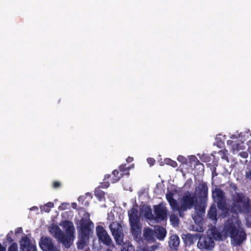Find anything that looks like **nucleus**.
Returning a JSON list of instances; mask_svg holds the SVG:
<instances>
[{
    "instance_id": "f257e3e1",
    "label": "nucleus",
    "mask_w": 251,
    "mask_h": 251,
    "mask_svg": "<svg viewBox=\"0 0 251 251\" xmlns=\"http://www.w3.org/2000/svg\"><path fill=\"white\" fill-rule=\"evenodd\" d=\"M209 236H201L200 238L197 246L200 249L211 250L215 244L213 239L216 240H223L228 236L231 238V243L234 246L240 245L246 239V233L241 227V223L237 218L236 215H233V218L227 220L225 228L221 230L213 226L207 231Z\"/></svg>"
},
{
    "instance_id": "f03ea898",
    "label": "nucleus",
    "mask_w": 251,
    "mask_h": 251,
    "mask_svg": "<svg viewBox=\"0 0 251 251\" xmlns=\"http://www.w3.org/2000/svg\"><path fill=\"white\" fill-rule=\"evenodd\" d=\"M212 197L214 201L218 203L219 208L222 209V216L226 218L227 215L230 216V220L233 218V215H236L238 212L248 213L251 210V201L249 198L246 197L242 193L235 192L232 194V206L231 210H227L225 206V195L223 191L219 188H215L212 192Z\"/></svg>"
},
{
    "instance_id": "7ed1b4c3",
    "label": "nucleus",
    "mask_w": 251,
    "mask_h": 251,
    "mask_svg": "<svg viewBox=\"0 0 251 251\" xmlns=\"http://www.w3.org/2000/svg\"><path fill=\"white\" fill-rule=\"evenodd\" d=\"M173 196V193L170 192L166 195V198L172 209L174 212H178L180 217H183L184 212L196 206L197 198L195 194L187 191L179 197L178 201L174 199Z\"/></svg>"
},
{
    "instance_id": "20e7f679",
    "label": "nucleus",
    "mask_w": 251,
    "mask_h": 251,
    "mask_svg": "<svg viewBox=\"0 0 251 251\" xmlns=\"http://www.w3.org/2000/svg\"><path fill=\"white\" fill-rule=\"evenodd\" d=\"M60 225L65 230L66 235L57 226L51 225L49 228V231L52 235L61 242L65 247H70L74 239L75 227L73 223L65 221L61 223Z\"/></svg>"
},
{
    "instance_id": "39448f33",
    "label": "nucleus",
    "mask_w": 251,
    "mask_h": 251,
    "mask_svg": "<svg viewBox=\"0 0 251 251\" xmlns=\"http://www.w3.org/2000/svg\"><path fill=\"white\" fill-rule=\"evenodd\" d=\"M80 228L77 247L78 249H82L86 246L90 237L93 234L94 225L89 219H82L80 222Z\"/></svg>"
},
{
    "instance_id": "423d86ee",
    "label": "nucleus",
    "mask_w": 251,
    "mask_h": 251,
    "mask_svg": "<svg viewBox=\"0 0 251 251\" xmlns=\"http://www.w3.org/2000/svg\"><path fill=\"white\" fill-rule=\"evenodd\" d=\"M131 231L134 236L141 233V225L140 223V216L138 214L137 206H134L128 211Z\"/></svg>"
},
{
    "instance_id": "0eeeda50",
    "label": "nucleus",
    "mask_w": 251,
    "mask_h": 251,
    "mask_svg": "<svg viewBox=\"0 0 251 251\" xmlns=\"http://www.w3.org/2000/svg\"><path fill=\"white\" fill-rule=\"evenodd\" d=\"M154 209L153 220L159 222L167 219L168 210L166 203H162L157 205H155Z\"/></svg>"
},
{
    "instance_id": "6e6552de",
    "label": "nucleus",
    "mask_w": 251,
    "mask_h": 251,
    "mask_svg": "<svg viewBox=\"0 0 251 251\" xmlns=\"http://www.w3.org/2000/svg\"><path fill=\"white\" fill-rule=\"evenodd\" d=\"M109 228L117 244L121 245L124 238L122 226L117 222H113L110 225Z\"/></svg>"
},
{
    "instance_id": "1a4fd4ad",
    "label": "nucleus",
    "mask_w": 251,
    "mask_h": 251,
    "mask_svg": "<svg viewBox=\"0 0 251 251\" xmlns=\"http://www.w3.org/2000/svg\"><path fill=\"white\" fill-rule=\"evenodd\" d=\"M196 192H197L200 199L201 205L206 206L207 199L208 187L205 183H200L196 187Z\"/></svg>"
},
{
    "instance_id": "9d476101",
    "label": "nucleus",
    "mask_w": 251,
    "mask_h": 251,
    "mask_svg": "<svg viewBox=\"0 0 251 251\" xmlns=\"http://www.w3.org/2000/svg\"><path fill=\"white\" fill-rule=\"evenodd\" d=\"M97 235L98 239L103 244L109 246L112 243L110 237L108 234L107 231L101 226H98L96 229Z\"/></svg>"
},
{
    "instance_id": "9b49d317",
    "label": "nucleus",
    "mask_w": 251,
    "mask_h": 251,
    "mask_svg": "<svg viewBox=\"0 0 251 251\" xmlns=\"http://www.w3.org/2000/svg\"><path fill=\"white\" fill-rule=\"evenodd\" d=\"M39 245L43 251H58L52 244L51 239L49 237H42L39 242Z\"/></svg>"
},
{
    "instance_id": "f8f14e48",
    "label": "nucleus",
    "mask_w": 251,
    "mask_h": 251,
    "mask_svg": "<svg viewBox=\"0 0 251 251\" xmlns=\"http://www.w3.org/2000/svg\"><path fill=\"white\" fill-rule=\"evenodd\" d=\"M206 206L196 205L195 207V213L193 215V219L197 225H200L203 220Z\"/></svg>"
},
{
    "instance_id": "ddd939ff",
    "label": "nucleus",
    "mask_w": 251,
    "mask_h": 251,
    "mask_svg": "<svg viewBox=\"0 0 251 251\" xmlns=\"http://www.w3.org/2000/svg\"><path fill=\"white\" fill-rule=\"evenodd\" d=\"M21 251H37L35 245L30 244L29 239L26 236H23L20 241Z\"/></svg>"
},
{
    "instance_id": "4468645a",
    "label": "nucleus",
    "mask_w": 251,
    "mask_h": 251,
    "mask_svg": "<svg viewBox=\"0 0 251 251\" xmlns=\"http://www.w3.org/2000/svg\"><path fill=\"white\" fill-rule=\"evenodd\" d=\"M119 170L121 173H119V172L116 170H114L112 172L113 178L111 180L112 183H115L118 181L122 175H128L129 173L128 172V169L125 167V165L120 166Z\"/></svg>"
},
{
    "instance_id": "2eb2a0df",
    "label": "nucleus",
    "mask_w": 251,
    "mask_h": 251,
    "mask_svg": "<svg viewBox=\"0 0 251 251\" xmlns=\"http://www.w3.org/2000/svg\"><path fill=\"white\" fill-rule=\"evenodd\" d=\"M227 144L231 145L232 150L234 154L236 153L240 150H243L245 149V147L243 143L241 141L238 140L237 142H233L231 140H228L227 141Z\"/></svg>"
},
{
    "instance_id": "dca6fc26",
    "label": "nucleus",
    "mask_w": 251,
    "mask_h": 251,
    "mask_svg": "<svg viewBox=\"0 0 251 251\" xmlns=\"http://www.w3.org/2000/svg\"><path fill=\"white\" fill-rule=\"evenodd\" d=\"M140 215L141 216L144 217L145 218L150 220H152L153 219V215L152 213L151 209L148 206L143 205L141 207Z\"/></svg>"
},
{
    "instance_id": "f3484780",
    "label": "nucleus",
    "mask_w": 251,
    "mask_h": 251,
    "mask_svg": "<svg viewBox=\"0 0 251 251\" xmlns=\"http://www.w3.org/2000/svg\"><path fill=\"white\" fill-rule=\"evenodd\" d=\"M180 240L176 235H172L170 237L169 245L172 250H176L179 245Z\"/></svg>"
},
{
    "instance_id": "a211bd4d",
    "label": "nucleus",
    "mask_w": 251,
    "mask_h": 251,
    "mask_svg": "<svg viewBox=\"0 0 251 251\" xmlns=\"http://www.w3.org/2000/svg\"><path fill=\"white\" fill-rule=\"evenodd\" d=\"M208 216L213 223H216L217 222V208L215 204H213L211 206L208 212Z\"/></svg>"
},
{
    "instance_id": "6ab92c4d",
    "label": "nucleus",
    "mask_w": 251,
    "mask_h": 251,
    "mask_svg": "<svg viewBox=\"0 0 251 251\" xmlns=\"http://www.w3.org/2000/svg\"><path fill=\"white\" fill-rule=\"evenodd\" d=\"M154 235L157 239L163 240L166 234V231L165 228L160 226H156L154 231Z\"/></svg>"
},
{
    "instance_id": "aec40b11",
    "label": "nucleus",
    "mask_w": 251,
    "mask_h": 251,
    "mask_svg": "<svg viewBox=\"0 0 251 251\" xmlns=\"http://www.w3.org/2000/svg\"><path fill=\"white\" fill-rule=\"evenodd\" d=\"M143 235L145 239L147 241H152L154 240V231L149 227L145 228L144 229Z\"/></svg>"
},
{
    "instance_id": "412c9836",
    "label": "nucleus",
    "mask_w": 251,
    "mask_h": 251,
    "mask_svg": "<svg viewBox=\"0 0 251 251\" xmlns=\"http://www.w3.org/2000/svg\"><path fill=\"white\" fill-rule=\"evenodd\" d=\"M121 251H134V249L129 242L125 243L122 245Z\"/></svg>"
},
{
    "instance_id": "4be33fe9",
    "label": "nucleus",
    "mask_w": 251,
    "mask_h": 251,
    "mask_svg": "<svg viewBox=\"0 0 251 251\" xmlns=\"http://www.w3.org/2000/svg\"><path fill=\"white\" fill-rule=\"evenodd\" d=\"M53 206V203L50 202L44 205L41 206L40 209L42 211L49 213L50 211V209L52 208Z\"/></svg>"
},
{
    "instance_id": "5701e85b",
    "label": "nucleus",
    "mask_w": 251,
    "mask_h": 251,
    "mask_svg": "<svg viewBox=\"0 0 251 251\" xmlns=\"http://www.w3.org/2000/svg\"><path fill=\"white\" fill-rule=\"evenodd\" d=\"M170 220L171 224L174 226H178L179 219L177 216L174 214H171L170 217Z\"/></svg>"
},
{
    "instance_id": "b1692460",
    "label": "nucleus",
    "mask_w": 251,
    "mask_h": 251,
    "mask_svg": "<svg viewBox=\"0 0 251 251\" xmlns=\"http://www.w3.org/2000/svg\"><path fill=\"white\" fill-rule=\"evenodd\" d=\"M95 194L100 201H102L104 199V193L102 191L96 190L95 192Z\"/></svg>"
},
{
    "instance_id": "393cba45",
    "label": "nucleus",
    "mask_w": 251,
    "mask_h": 251,
    "mask_svg": "<svg viewBox=\"0 0 251 251\" xmlns=\"http://www.w3.org/2000/svg\"><path fill=\"white\" fill-rule=\"evenodd\" d=\"M164 161L166 164L169 165L174 168H175L177 166V164L175 161L172 160L170 158L165 159Z\"/></svg>"
},
{
    "instance_id": "a878e982",
    "label": "nucleus",
    "mask_w": 251,
    "mask_h": 251,
    "mask_svg": "<svg viewBox=\"0 0 251 251\" xmlns=\"http://www.w3.org/2000/svg\"><path fill=\"white\" fill-rule=\"evenodd\" d=\"M8 251H18V246L16 243H12L9 247Z\"/></svg>"
},
{
    "instance_id": "bb28decb",
    "label": "nucleus",
    "mask_w": 251,
    "mask_h": 251,
    "mask_svg": "<svg viewBox=\"0 0 251 251\" xmlns=\"http://www.w3.org/2000/svg\"><path fill=\"white\" fill-rule=\"evenodd\" d=\"M177 160L183 164L186 163L187 161L186 158L182 155H179L177 158Z\"/></svg>"
},
{
    "instance_id": "cd10ccee",
    "label": "nucleus",
    "mask_w": 251,
    "mask_h": 251,
    "mask_svg": "<svg viewBox=\"0 0 251 251\" xmlns=\"http://www.w3.org/2000/svg\"><path fill=\"white\" fill-rule=\"evenodd\" d=\"M239 155L243 158H246L248 156V153L246 151H242L239 153Z\"/></svg>"
},
{
    "instance_id": "c85d7f7f",
    "label": "nucleus",
    "mask_w": 251,
    "mask_h": 251,
    "mask_svg": "<svg viewBox=\"0 0 251 251\" xmlns=\"http://www.w3.org/2000/svg\"><path fill=\"white\" fill-rule=\"evenodd\" d=\"M147 162L151 166H152L154 164L155 160L152 158H149L147 159Z\"/></svg>"
},
{
    "instance_id": "c756f323",
    "label": "nucleus",
    "mask_w": 251,
    "mask_h": 251,
    "mask_svg": "<svg viewBox=\"0 0 251 251\" xmlns=\"http://www.w3.org/2000/svg\"><path fill=\"white\" fill-rule=\"evenodd\" d=\"M246 177L248 179L251 180V170L246 172Z\"/></svg>"
},
{
    "instance_id": "7c9ffc66",
    "label": "nucleus",
    "mask_w": 251,
    "mask_h": 251,
    "mask_svg": "<svg viewBox=\"0 0 251 251\" xmlns=\"http://www.w3.org/2000/svg\"><path fill=\"white\" fill-rule=\"evenodd\" d=\"M69 205V204L65 203H62L61 206H59L60 209L64 210L67 208V206Z\"/></svg>"
},
{
    "instance_id": "2f4dec72",
    "label": "nucleus",
    "mask_w": 251,
    "mask_h": 251,
    "mask_svg": "<svg viewBox=\"0 0 251 251\" xmlns=\"http://www.w3.org/2000/svg\"><path fill=\"white\" fill-rule=\"evenodd\" d=\"M190 160L193 161H195L197 159V157L195 156L191 155L189 157Z\"/></svg>"
},
{
    "instance_id": "473e14b6",
    "label": "nucleus",
    "mask_w": 251,
    "mask_h": 251,
    "mask_svg": "<svg viewBox=\"0 0 251 251\" xmlns=\"http://www.w3.org/2000/svg\"><path fill=\"white\" fill-rule=\"evenodd\" d=\"M59 185H60V183L58 182H54L53 183V187L54 188H57V187H59Z\"/></svg>"
},
{
    "instance_id": "72a5a7b5",
    "label": "nucleus",
    "mask_w": 251,
    "mask_h": 251,
    "mask_svg": "<svg viewBox=\"0 0 251 251\" xmlns=\"http://www.w3.org/2000/svg\"><path fill=\"white\" fill-rule=\"evenodd\" d=\"M133 159L132 157H128L127 159H126V161L127 162H131L133 161Z\"/></svg>"
},
{
    "instance_id": "f704fd0d",
    "label": "nucleus",
    "mask_w": 251,
    "mask_h": 251,
    "mask_svg": "<svg viewBox=\"0 0 251 251\" xmlns=\"http://www.w3.org/2000/svg\"><path fill=\"white\" fill-rule=\"evenodd\" d=\"M6 249L4 247H3L1 244L0 243V251H5Z\"/></svg>"
},
{
    "instance_id": "c9c22d12",
    "label": "nucleus",
    "mask_w": 251,
    "mask_h": 251,
    "mask_svg": "<svg viewBox=\"0 0 251 251\" xmlns=\"http://www.w3.org/2000/svg\"><path fill=\"white\" fill-rule=\"evenodd\" d=\"M188 236H189L190 237H191V236H193V238H195L197 239V237H198V234H195L194 235L189 234V235H188Z\"/></svg>"
},
{
    "instance_id": "e433bc0d",
    "label": "nucleus",
    "mask_w": 251,
    "mask_h": 251,
    "mask_svg": "<svg viewBox=\"0 0 251 251\" xmlns=\"http://www.w3.org/2000/svg\"><path fill=\"white\" fill-rule=\"evenodd\" d=\"M22 231V228L20 227L17 229V230L16 231V233H20V232H21Z\"/></svg>"
},
{
    "instance_id": "4c0bfd02",
    "label": "nucleus",
    "mask_w": 251,
    "mask_h": 251,
    "mask_svg": "<svg viewBox=\"0 0 251 251\" xmlns=\"http://www.w3.org/2000/svg\"><path fill=\"white\" fill-rule=\"evenodd\" d=\"M77 204L76 203H72V207L73 208L75 209L76 208Z\"/></svg>"
},
{
    "instance_id": "58836bf2",
    "label": "nucleus",
    "mask_w": 251,
    "mask_h": 251,
    "mask_svg": "<svg viewBox=\"0 0 251 251\" xmlns=\"http://www.w3.org/2000/svg\"><path fill=\"white\" fill-rule=\"evenodd\" d=\"M30 210H38V208L36 206H34V207H32V208H30Z\"/></svg>"
},
{
    "instance_id": "ea45409f",
    "label": "nucleus",
    "mask_w": 251,
    "mask_h": 251,
    "mask_svg": "<svg viewBox=\"0 0 251 251\" xmlns=\"http://www.w3.org/2000/svg\"><path fill=\"white\" fill-rule=\"evenodd\" d=\"M157 248H158V246L157 245L153 246L152 247H151V249L153 250L156 249Z\"/></svg>"
},
{
    "instance_id": "a19ab883",
    "label": "nucleus",
    "mask_w": 251,
    "mask_h": 251,
    "mask_svg": "<svg viewBox=\"0 0 251 251\" xmlns=\"http://www.w3.org/2000/svg\"><path fill=\"white\" fill-rule=\"evenodd\" d=\"M110 176H109V175L105 176L104 177V179H108Z\"/></svg>"
},
{
    "instance_id": "79ce46f5",
    "label": "nucleus",
    "mask_w": 251,
    "mask_h": 251,
    "mask_svg": "<svg viewBox=\"0 0 251 251\" xmlns=\"http://www.w3.org/2000/svg\"><path fill=\"white\" fill-rule=\"evenodd\" d=\"M233 189L236 191L237 190V187L235 185L233 186Z\"/></svg>"
},
{
    "instance_id": "37998d69",
    "label": "nucleus",
    "mask_w": 251,
    "mask_h": 251,
    "mask_svg": "<svg viewBox=\"0 0 251 251\" xmlns=\"http://www.w3.org/2000/svg\"><path fill=\"white\" fill-rule=\"evenodd\" d=\"M81 199H82V197H79V198H78V201H80Z\"/></svg>"
},
{
    "instance_id": "c03bdc74",
    "label": "nucleus",
    "mask_w": 251,
    "mask_h": 251,
    "mask_svg": "<svg viewBox=\"0 0 251 251\" xmlns=\"http://www.w3.org/2000/svg\"><path fill=\"white\" fill-rule=\"evenodd\" d=\"M86 216L89 217V214L88 213H86Z\"/></svg>"
},
{
    "instance_id": "a18cd8bd",
    "label": "nucleus",
    "mask_w": 251,
    "mask_h": 251,
    "mask_svg": "<svg viewBox=\"0 0 251 251\" xmlns=\"http://www.w3.org/2000/svg\"><path fill=\"white\" fill-rule=\"evenodd\" d=\"M108 184H106V185H105V187L106 188V187H108Z\"/></svg>"
}]
</instances>
